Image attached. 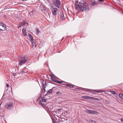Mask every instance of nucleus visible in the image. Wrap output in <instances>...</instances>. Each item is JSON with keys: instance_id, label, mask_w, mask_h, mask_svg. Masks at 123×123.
I'll use <instances>...</instances> for the list:
<instances>
[{"instance_id": "f257e3e1", "label": "nucleus", "mask_w": 123, "mask_h": 123, "mask_svg": "<svg viewBox=\"0 0 123 123\" xmlns=\"http://www.w3.org/2000/svg\"><path fill=\"white\" fill-rule=\"evenodd\" d=\"M50 103H47L46 104L44 103H41V100H40L39 102V105L41 104L42 106L45 108L48 111H51L50 106Z\"/></svg>"}, {"instance_id": "f03ea898", "label": "nucleus", "mask_w": 123, "mask_h": 123, "mask_svg": "<svg viewBox=\"0 0 123 123\" xmlns=\"http://www.w3.org/2000/svg\"><path fill=\"white\" fill-rule=\"evenodd\" d=\"M27 57L25 56L21 57V59L19 62V64L20 65H22L26 62Z\"/></svg>"}, {"instance_id": "7ed1b4c3", "label": "nucleus", "mask_w": 123, "mask_h": 123, "mask_svg": "<svg viewBox=\"0 0 123 123\" xmlns=\"http://www.w3.org/2000/svg\"><path fill=\"white\" fill-rule=\"evenodd\" d=\"M81 2H79V3L75 5V8L78 11H80L81 10L82 6Z\"/></svg>"}, {"instance_id": "20e7f679", "label": "nucleus", "mask_w": 123, "mask_h": 123, "mask_svg": "<svg viewBox=\"0 0 123 123\" xmlns=\"http://www.w3.org/2000/svg\"><path fill=\"white\" fill-rule=\"evenodd\" d=\"M13 106V104L12 103H8L5 105V107L8 110H10L12 108Z\"/></svg>"}, {"instance_id": "39448f33", "label": "nucleus", "mask_w": 123, "mask_h": 123, "mask_svg": "<svg viewBox=\"0 0 123 123\" xmlns=\"http://www.w3.org/2000/svg\"><path fill=\"white\" fill-rule=\"evenodd\" d=\"M41 82L42 83L41 90H44V92L45 91V88L46 87V85H45L46 83V81L44 80H41Z\"/></svg>"}, {"instance_id": "423d86ee", "label": "nucleus", "mask_w": 123, "mask_h": 123, "mask_svg": "<svg viewBox=\"0 0 123 123\" xmlns=\"http://www.w3.org/2000/svg\"><path fill=\"white\" fill-rule=\"evenodd\" d=\"M54 5L56 7L59 8L61 5V2L59 0H55L54 2Z\"/></svg>"}, {"instance_id": "0eeeda50", "label": "nucleus", "mask_w": 123, "mask_h": 123, "mask_svg": "<svg viewBox=\"0 0 123 123\" xmlns=\"http://www.w3.org/2000/svg\"><path fill=\"white\" fill-rule=\"evenodd\" d=\"M87 92H92L93 91H94L95 92H96L97 93H99L100 92H102V90H93L91 89H86L85 90Z\"/></svg>"}, {"instance_id": "6e6552de", "label": "nucleus", "mask_w": 123, "mask_h": 123, "mask_svg": "<svg viewBox=\"0 0 123 123\" xmlns=\"http://www.w3.org/2000/svg\"><path fill=\"white\" fill-rule=\"evenodd\" d=\"M82 7L81 11H85L89 10V7L86 5L82 4Z\"/></svg>"}, {"instance_id": "1a4fd4ad", "label": "nucleus", "mask_w": 123, "mask_h": 123, "mask_svg": "<svg viewBox=\"0 0 123 123\" xmlns=\"http://www.w3.org/2000/svg\"><path fill=\"white\" fill-rule=\"evenodd\" d=\"M58 9L57 8H53L52 9V13L54 15H57L56 12H57Z\"/></svg>"}, {"instance_id": "9d476101", "label": "nucleus", "mask_w": 123, "mask_h": 123, "mask_svg": "<svg viewBox=\"0 0 123 123\" xmlns=\"http://www.w3.org/2000/svg\"><path fill=\"white\" fill-rule=\"evenodd\" d=\"M40 9L42 11H45L46 10V8H45V6L41 4L39 6Z\"/></svg>"}, {"instance_id": "9b49d317", "label": "nucleus", "mask_w": 123, "mask_h": 123, "mask_svg": "<svg viewBox=\"0 0 123 123\" xmlns=\"http://www.w3.org/2000/svg\"><path fill=\"white\" fill-rule=\"evenodd\" d=\"M22 32L23 35L26 36L27 35V33L26 29L25 28H23L22 30Z\"/></svg>"}, {"instance_id": "f8f14e48", "label": "nucleus", "mask_w": 123, "mask_h": 123, "mask_svg": "<svg viewBox=\"0 0 123 123\" xmlns=\"http://www.w3.org/2000/svg\"><path fill=\"white\" fill-rule=\"evenodd\" d=\"M81 98L84 99H90L91 97L86 96H82Z\"/></svg>"}, {"instance_id": "ddd939ff", "label": "nucleus", "mask_w": 123, "mask_h": 123, "mask_svg": "<svg viewBox=\"0 0 123 123\" xmlns=\"http://www.w3.org/2000/svg\"><path fill=\"white\" fill-rule=\"evenodd\" d=\"M28 35L30 37V39L31 40V42H33V38L32 35L30 33H28Z\"/></svg>"}, {"instance_id": "4468645a", "label": "nucleus", "mask_w": 123, "mask_h": 123, "mask_svg": "<svg viewBox=\"0 0 123 123\" xmlns=\"http://www.w3.org/2000/svg\"><path fill=\"white\" fill-rule=\"evenodd\" d=\"M41 99L42 102V103H44L45 104V103L47 102V100L43 98V97L41 98Z\"/></svg>"}, {"instance_id": "2eb2a0df", "label": "nucleus", "mask_w": 123, "mask_h": 123, "mask_svg": "<svg viewBox=\"0 0 123 123\" xmlns=\"http://www.w3.org/2000/svg\"><path fill=\"white\" fill-rule=\"evenodd\" d=\"M54 87H52V88L51 89H50L47 92V94H50L53 91V88H54Z\"/></svg>"}, {"instance_id": "dca6fc26", "label": "nucleus", "mask_w": 123, "mask_h": 123, "mask_svg": "<svg viewBox=\"0 0 123 123\" xmlns=\"http://www.w3.org/2000/svg\"><path fill=\"white\" fill-rule=\"evenodd\" d=\"M35 10H33L31 12H30L29 14L30 15H32L33 14H34L35 13Z\"/></svg>"}, {"instance_id": "f3484780", "label": "nucleus", "mask_w": 123, "mask_h": 123, "mask_svg": "<svg viewBox=\"0 0 123 123\" xmlns=\"http://www.w3.org/2000/svg\"><path fill=\"white\" fill-rule=\"evenodd\" d=\"M32 43V47L33 48H36L37 46V44L34 42H31Z\"/></svg>"}, {"instance_id": "a211bd4d", "label": "nucleus", "mask_w": 123, "mask_h": 123, "mask_svg": "<svg viewBox=\"0 0 123 123\" xmlns=\"http://www.w3.org/2000/svg\"><path fill=\"white\" fill-rule=\"evenodd\" d=\"M60 18L62 20H63L64 18V17L63 12L61 13V15L60 16Z\"/></svg>"}, {"instance_id": "6ab92c4d", "label": "nucleus", "mask_w": 123, "mask_h": 123, "mask_svg": "<svg viewBox=\"0 0 123 123\" xmlns=\"http://www.w3.org/2000/svg\"><path fill=\"white\" fill-rule=\"evenodd\" d=\"M98 114V113L96 111H92L91 114Z\"/></svg>"}, {"instance_id": "aec40b11", "label": "nucleus", "mask_w": 123, "mask_h": 123, "mask_svg": "<svg viewBox=\"0 0 123 123\" xmlns=\"http://www.w3.org/2000/svg\"><path fill=\"white\" fill-rule=\"evenodd\" d=\"M65 85L66 86H68L69 87H73L74 86H75L74 85H70L68 84H66V85Z\"/></svg>"}, {"instance_id": "412c9836", "label": "nucleus", "mask_w": 123, "mask_h": 123, "mask_svg": "<svg viewBox=\"0 0 123 123\" xmlns=\"http://www.w3.org/2000/svg\"><path fill=\"white\" fill-rule=\"evenodd\" d=\"M90 100H92L96 101H99V99L98 98H95L93 97H91Z\"/></svg>"}, {"instance_id": "4be33fe9", "label": "nucleus", "mask_w": 123, "mask_h": 123, "mask_svg": "<svg viewBox=\"0 0 123 123\" xmlns=\"http://www.w3.org/2000/svg\"><path fill=\"white\" fill-rule=\"evenodd\" d=\"M92 110H86V112L89 114H91Z\"/></svg>"}, {"instance_id": "5701e85b", "label": "nucleus", "mask_w": 123, "mask_h": 123, "mask_svg": "<svg viewBox=\"0 0 123 123\" xmlns=\"http://www.w3.org/2000/svg\"><path fill=\"white\" fill-rule=\"evenodd\" d=\"M119 96L122 100L123 101V95L121 93H120L119 94Z\"/></svg>"}, {"instance_id": "b1692460", "label": "nucleus", "mask_w": 123, "mask_h": 123, "mask_svg": "<svg viewBox=\"0 0 123 123\" xmlns=\"http://www.w3.org/2000/svg\"><path fill=\"white\" fill-rule=\"evenodd\" d=\"M97 2L95 1H93L92 2V3L91 5L92 6H94L97 5Z\"/></svg>"}, {"instance_id": "393cba45", "label": "nucleus", "mask_w": 123, "mask_h": 123, "mask_svg": "<svg viewBox=\"0 0 123 123\" xmlns=\"http://www.w3.org/2000/svg\"><path fill=\"white\" fill-rule=\"evenodd\" d=\"M26 24V23L25 21H24L23 22H22L21 23V25L22 26H24Z\"/></svg>"}, {"instance_id": "a878e982", "label": "nucleus", "mask_w": 123, "mask_h": 123, "mask_svg": "<svg viewBox=\"0 0 123 123\" xmlns=\"http://www.w3.org/2000/svg\"><path fill=\"white\" fill-rule=\"evenodd\" d=\"M4 28V27L5 28V30H6L7 28L6 27L5 25L3 24V23L2 24V25H1Z\"/></svg>"}, {"instance_id": "bb28decb", "label": "nucleus", "mask_w": 123, "mask_h": 123, "mask_svg": "<svg viewBox=\"0 0 123 123\" xmlns=\"http://www.w3.org/2000/svg\"><path fill=\"white\" fill-rule=\"evenodd\" d=\"M56 94L59 95H60L62 94V93L59 91L56 92Z\"/></svg>"}, {"instance_id": "cd10ccee", "label": "nucleus", "mask_w": 123, "mask_h": 123, "mask_svg": "<svg viewBox=\"0 0 123 123\" xmlns=\"http://www.w3.org/2000/svg\"><path fill=\"white\" fill-rule=\"evenodd\" d=\"M105 102L107 104H110V102L108 100H106Z\"/></svg>"}, {"instance_id": "c85d7f7f", "label": "nucleus", "mask_w": 123, "mask_h": 123, "mask_svg": "<svg viewBox=\"0 0 123 123\" xmlns=\"http://www.w3.org/2000/svg\"><path fill=\"white\" fill-rule=\"evenodd\" d=\"M51 80L53 81L54 82H56V80H55L54 79L52 78H51Z\"/></svg>"}, {"instance_id": "c756f323", "label": "nucleus", "mask_w": 123, "mask_h": 123, "mask_svg": "<svg viewBox=\"0 0 123 123\" xmlns=\"http://www.w3.org/2000/svg\"><path fill=\"white\" fill-rule=\"evenodd\" d=\"M40 32L39 30L38 29L36 31V33L37 34H39Z\"/></svg>"}, {"instance_id": "7c9ffc66", "label": "nucleus", "mask_w": 123, "mask_h": 123, "mask_svg": "<svg viewBox=\"0 0 123 123\" xmlns=\"http://www.w3.org/2000/svg\"><path fill=\"white\" fill-rule=\"evenodd\" d=\"M66 85V84H61L60 86L62 87H65L66 86L65 85Z\"/></svg>"}, {"instance_id": "2f4dec72", "label": "nucleus", "mask_w": 123, "mask_h": 123, "mask_svg": "<svg viewBox=\"0 0 123 123\" xmlns=\"http://www.w3.org/2000/svg\"><path fill=\"white\" fill-rule=\"evenodd\" d=\"M56 82L59 84L61 83V81H59L57 80H56Z\"/></svg>"}, {"instance_id": "473e14b6", "label": "nucleus", "mask_w": 123, "mask_h": 123, "mask_svg": "<svg viewBox=\"0 0 123 123\" xmlns=\"http://www.w3.org/2000/svg\"><path fill=\"white\" fill-rule=\"evenodd\" d=\"M62 110V109L60 108V109H57V110H57V111H61Z\"/></svg>"}, {"instance_id": "72a5a7b5", "label": "nucleus", "mask_w": 123, "mask_h": 123, "mask_svg": "<svg viewBox=\"0 0 123 123\" xmlns=\"http://www.w3.org/2000/svg\"><path fill=\"white\" fill-rule=\"evenodd\" d=\"M111 92L112 94H116V92L114 91H112Z\"/></svg>"}, {"instance_id": "f704fd0d", "label": "nucleus", "mask_w": 123, "mask_h": 123, "mask_svg": "<svg viewBox=\"0 0 123 123\" xmlns=\"http://www.w3.org/2000/svg\"><path fill=\"white\" fill-rule=\"evenodd\" d=\"M90 121L92 122H94V123H96V121H95L94 120H91Z\"/></svg>"}, {"instance_id": "c9c22d12", "label": "nucleus", "mask_w": 123, "mask_h": 123, "mask_svg": "<svg viewBox=\"0 0 123 123\" xmlns=\"http://www.w3.org/2000/svg\"><path fill=\"white\" fill-rule=\"evenodd\" d=\"M74 90H79V88H77L75 87V88H74Z\"/></svg>"}, {"instance_id": "e433bc0d", "label": "nucleus", "mask_w": 123, "mask_h": 123, "mask_svg": "<svg viewBox=\"0 0 123 123\" xmlns=\"http://www.w3.org/2000/svg\"><path fill=\"white\" fill-rule=\"evenodd\" d=\"M12 75L13 76H15L16 75V74L15 73H13L12 74Z\"/></svg>"}, {"instance_id": "4c0bfd02", "label": "nucleus", "mask_w": 123, "mask_h": 123, "mask_svg": "<svg viewBox=\"0 0 123 123\" xmlns=\"http://www.w3.org/2000/svg\"><path fill=\"white\" fill-rule=\"evenodd\" d=\"M121 121L122 122H123V118L121 119Z\"/></svg>"}, {"instance_id": "58836bf2", "label": "nucleus", "mask_w": 123, "mask_h": 123, "mask_svg": "<svg viewBox=\"0 0 123 123\" xmlns=\"http://www.w3.org/2000/svg\"><path fill=\"white\" fill-rule=\"evenodd\" d=\"M50 76L51 77H54V75L53 74H51L50 75Z\"/></svg>"}, {"instance_id": "ea45409f", "label": "nucleus", "mask_w": 123, "mask_h": 123, "mask_svg": "<svg viewBox=\"0 0 123 123\" xmlns=\"http://www.w3.org/2000/svg\"><path fill=\"white\" fill-rule=\"evenodd\" d=\"M82 3V4H83V5H84V4H85L86 3V2H85V1H84L83 2V3Z\"/></svg>"}, {"instance_id": "a19ab883", "label": "nucleus", "mask_w": 123, "mask_h": 123, "mask_svg": "<svg viewBox=\"0 0 123 123\" xmlns=\"http://www.w3.org/2000/svg\"><path fill=\"white\" fill-rule=\"evenodd\" d=\"M21 26V25L19 26H18L17 27V28H19Z\"/></svg>"}, {"instance_id": "79ce46f5", "label": "nucleus", "mask_w": 123, "mask_h": 123, "mask_svg": "<svg viewBox=\"0 0 123 123\" xmlns=\"http://www.w3.org/2000/svg\"><path fill=\"white\" fill-rule=\"evenodd\" d=\"M100 2H102L104 1V0H98Z\"/></svg>"}, {"instance_id": "37998d69", "label": "nucleus", "mask_w": 123, "mask_h": 123, "mask_svg": "<svg viewBox=\"0 0 123 123\" xmlns=\"http://www.w3.org/2000/svg\"><path fill=\"white\" fill-rule=\"evenodd\" d=\"M6 87H9V85L8 84H7L6 85Z\"/></svg>"}, {"instance_id": "c03bdc74", "label": "nucleus", "mask_w": 123, "mask_h": 123, "mask_svg": "<svg viewBox=\"0 0 123 123\" xmlns=\"http://www.w3.org/2000/svg\"><path fill=\"white\" fill-rule=\"evenodd\" d=\"M61 83H63V82H65L64 81H61Z\"/></svg>"}, {"instance_id": "a18cd8bd", "label": "nucleus", "mask_w": 123, "mask_h": 123, "mask_svg": "<svg viewBox=\"0 0 123 123\" xmlns=\"http://www.w3.org/2000/svg\"><path fill=\"white\" fill-rule=\"evenodd\" d=\"M2 23H1V22H0V25H2Z\"/></svg>"}, {"instance_id": "49530a36", "label": "nucleus", "mask_w": 123, "mask_h": 123, "mask_svg": "<svg viewBox=\"0 0 123 123\" xmlns=\"http://www.w3.org/2000/svg\"><path fill=\"white\" fill-rule=\"evenodd\" d=\"M0 31H3L4 30L1 29H0Z\"/></svg>"}, {"instance_id": "de8ad7c7", "label": "nucleus", "mask_w": 123, "mask_h": 123, "mask_svg": "<svg viewBox=\"0 0 123 123\" xmlns=\"http://www.w3.org/2000/svg\"><path fill=\"white\" fill-rule=\"evenodd\" d=\"M22 72V73H25V72Z\"/></svg>"}, {"instance_id": "09e8293b", "label": "nucleus", "mask_w": 123, "mask_h": 123, "mask_svg": "<svg viewBox=\"0 0 123 123\" xmlns=\"http://www.w3.org/2000/svg\"><path fill=\"white\" fill-rule=\"evenodd\" d=\"M27 24H28V23H27Z\"/></svg>"}, {"instance_id": "8fccbe9b", "label": "nucleus", "mask_w": 123, "mask_h": 123, "mask_svg": "<svg viewBox=\"0 0 123 123\" xmlns=\"http://www.w3.org/2000/svg\"><path fill=\"white\" fill-rule=\"evenodd\" d=\"M4 29L5 28V27H4Z\"/></svg>"}, {"instance_id": "3c124183", "label": "nucleus", "mask_w": 123, "mask_h": 123, "mask_svg": "<svg viewBox=\"0 0 123 123\" xmlns=\"http://www.w3.org/2000/svg\"><path fill=\"white\" fill-rule=\"evenodd\" d=\"M123 13V12H122Z\"/></svg>"}]
</instances>
